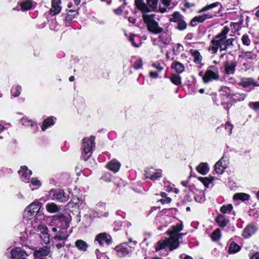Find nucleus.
I'll use <instances>...</instances> for the list:
<instances>
[{
    "instance_id": "obj_1",
    "label": "nucleus",
    "mask_w": 259,
    "mask_h": 259,
    "mask_svg": "<svg viewBox=\"0 0 259 259\" xmlns=\"http://www.w3.org/2000/svg\"><path fill=\"white\" fill-rule=\"evenodd\" d=\"M229 28L225 26L221 32L218 33L214 39L211 41V50L213 53L218 52L219 48L220 51H226L230 47L234 46L233 42L235 39L233 38L227 39V35L229 32Z\"/></svg>"
},
{
    "instance_id": "obj_2",
    "label": "nucleus",
    "mask_w": 259,
    "mask_h": 259,
    "mask_svg": "<svg viewBox=\"0 0 259 259\" xmlns=\"http://www.w3.org/2000/svg\"><path fill=\"white\" fill-rule=\"evenodd\" d=\"M155 16L154 14L143 15V19L147 26L148 30L153 33L158 34L162 32L163 28L159 27L158 23L154 20Z\"/></svg>"
},
{
    "instance_id": "obj_3",
    "label": "nucleus",
    "mask_w": 259,
    "mask_h": 259,
    "mask_svg": "<svg viewBox=\"0 0 259 259\" xmlns=\"http://www.w3.org/2000/svg\"><path fill=\"white\" fill-rule=\"evenodd\" d=\"M220 75L218 68L214 65L209 66L203 76L204 83H208L213 80H218Z\"/></svg>"
},
{
    "instance_id": "obj_4",
    "label": "nucleus",
    "mask_w": 259,
    "mask_h": 259,
    "mask_svg": "<svg viewBox=\"0 0 259 259\" xmlns=\"http://www.w3.org/2000/svg\"><path fill=\"white\" fill-rule=\"evenodd\" d=\"M95 137L91 136L89 138H84L82 139V154L90 155L87 157H84L82 156V159L87 161L89 157H90L92 154V151L93 147H95V143L94 142Z\"/></svg>"
},
{
    "instance_id": "obj_5",
    "label": "nucleus",
    "mask_w": 259,
    "mask_h": 259,
    "mask_svg": "<svg viewBox=\"0 0 259 259\" xmlns=\"http://www.w3.org/2000/svg\"><path fill=\"white\" fill-rule=\"evenodd\" d=\"M41 207V203L38 201H34L25 209L24 212V218L26 220H30L35 217L38 213Z\"/></svg>"
},
{
    "instance_id": "obj_6",
    "label": "nucleus",
    "mask_w": 259,
    "mask_h": 259,
    "mask_svg": "<svg viewBox=\"0 0 259 259\" xmlns=\"http://www.w3.org/2000/svg\"><path fill=\"white\" fill-rule=\"evenodd\" d=\"M52 220L55 222L57 225L60 224V228L66 229L69 227L71 221L70 217L66 216L63 214L55 215L53 217Z\"/></svg>"
},
{
    "instance_id": "obj_7",
    "label": "nucleus",
    "mask_w": 259,
    "mask_h": 259,
    "mask_svg": "<svg viewBox=\"0 0 259 259\" xmlns=\"http://www.w3.org/2000/svg\"><path fill=\"white\" fill-rule=\"evenodd\" d=\"M50 195L53 199L60 202H66L68 200V196L66 195L63 190L61 189L51 190Z\"/></svg>"
},
{
    "instance_id": "obj_8",
    "label": "nucleus",
    "mask_w": 259,
    "mask_h": 259,
    "mask_svg": "<svg viewBox=\"0 0 259 259\" xmlns=\"http://www.w3.org/2000/svg\"><path fill=\"white\" fill-rule=\"evenodd\" d=\"M37 230L40 232L39 236L43 242L46 244L49 243L51 236L49 234V229L43 225H38Z\"/></svg>"
},
{
    "instance_id": "obj_9",
    "label": "nucleus",
    "mask_w": 259,
    "mask_h": 259,
    "mask_svg": "<svg viewBox=\"0 0 259 259\" xmlns=\"http://www.w3.org/2000/svg\"><path fill=\"white\" fill-rule=\"evenodd\" d=\"M131 247H130L126 243H123L117 246L114 250L117 253L118 256L124 257L132 252Z\"/></svg>"
},
{
    "instance_id": "obj_10",
    "label": "nucleus",
    "mask_w": 259,
    "mask_h": 259,
    "mask_svg": "<svg viewBox=\"0 0 259 259\" xmlns=\"http://www.w3.org/2000/svg\"><path fill=\"white\" fill-rule=\"evenodd\" d=\"M10 253L12 259H26L28 256L26 251L19 247L12 249Z\"/></svg>"
},
{
    "instance_id": "obj_11",
    "label": "nucleus",
    "mask_w": 259,
    "mask_h": 259,
    "mask_svg": "<svg viewBox=\"0 0 259 259\" xmlns=\"http://www.w3.org/2000/svg\"><path fill=\"white\" fill-rule=\"evenodd\" d=\"M212 17V16L209 14H205L202 15L196 16L191 19L190 25L192 27H194L197 25L198 23H203L206 20L211 19Z\"/></svg>"
},
{
    "instance_id": "obj_12",
    "label": "nucleus",
    "mask_w": 259,
    "mask_h": 259,
    "mask_svg": "<svg viewBox=\"0 0 259 259\" xmlns=\"http://www.w3.org/2000/svg\"><path fill=\"white\" fill-rule=\"evenodd\" d=\"M225 157H222L215 164V171L218 174H222L227 168L228 162L225 160Z\"/></svg>"
},
{
    "instance_id": "obj_13",
    "label": "nucleus",
    "mask_w": 259,
    "mask_h": 259,
    "mask_svg": "<svg viewBox=\"0 0 259 259\" xmlns=\"http://www.w3.org/2000/svg\"><path fill=\"white\" fill-rule=\"evenodd\" d=\"M237 63L235 61L227 60L224 62L225 72L226 74H233L235 71Z\"/></svg>"
},
{
    "instance_id": "obj_14",
    "label": "nucleus",
    "mask_w": 259,
    "mask_h": 259,
    "mask_svg": "<svg viewBox=\"0 0 259 259\" xmlns=\"http://www.w3.org/2000/svg\"><path fill=\"white\" fill-rule=\"evenodd\" d=\"M239 85H241L245 88H252L254 87L259 86L257 82L252 78H244L238 83Z\"/></svg>"
},
{
    "instance_id": "obj_15",
    "label": "nucleus",
    "mask_w": 259,
    "mask_h": 259,
    "mask_svg": "<svg viewBox=\"0 0 259 259\" xmlns=\"http://www.w3.org/2000/svg\"><path fill=\"white\" fill-rule=\"evenodd\" d=\"M68 236L69 235L67 234L66 230L59 228L58 232L53 235L52 238L54 239V241H59L61 240H66Z\"/></svg>"
},
{
    "instance_id": "obj_16",
    "label": "nucleus",
    "mask_w": 259,
    "mask_h": 259,
    "mask_svg": "<svg viewBox=\"0 0 259 259\" xmlns=\"http://www.w3.org/2000/svg\"><path fill=\"white\" fill-rule=\"evenodd\" d=\"M170 237L166 239L167 243L169 246L170 250H172L178 248L179 246L180 241L179 237L177 235H169Z\"/></svg>"
},
{
    "instance_id": "obj_17",
    "label": "nucleus",
    "mask_w": 259,
    "mask_h": 259,
    "mask_svg": "<svg viewBox=\"0 0 259 259\" xmlns=\"http://www.w3.org/2000/svg\"><path fill=\"white\" fill-rule=\"evenodd\" d=\"M96 240L102 246L104 245L105 243L108 245L111 242L110 236H108L106 233L98 234L96 237Z\"/></svg>"
},
{
    "instance_id": "obj_18",
    "label": "nucleus",
    "mask_w": 259,
    "mask_h": 259,
    "mask_svg": "<svg viewBox=\"0 0 259 259\" xmlns=\"http://www.w3.org/2000/svg\"><path fill=\"white\" fill-rule=\"evenodd\" d=\"M61 3L60 0H52V8L50 10V14L52 15H56L59 14L61 10L59 4Z\"/></svg>"
},
{
    "instance_id": "obj_19",
    "label": "nucleus",
    "mask_w": 259,
    "mask_h": 259,
    "mask_svg": "<svg viewBox=\"0 0 259 259\" xmlns=\"http://www.w3.org/2000/svg\"><path fill=\"white\" fill-rule=\"evenodd\" d=\"M256 229L254 225H249L243 230L242 235L245 238H249L255 233Z\"/></svg>"
},
{
    "instance_id": "obj_20",
    "label": "nucleus",
    "mask_w": 259,
    "mask_h": 259,
    "mask_svg": "<svg viewBox=\"0 0 259 259\" xmlns=\"http://www.w3.org/2000/svg\"><path fill=\"white\" fill-rule=\"evenodd\" d=\"M215 221L218 224L219 227L221 228L226 227L229 223L228 219L222 214H220L216 217Z\"/></svg>"
},
{
    "instance_id": "obj_21",
    "label": "nucleus",
    "mask_w": 259,
    "mask_h": 259,
    "mask_svg": "<svg viewBox=\"0 0 259 259\" xmlns=\"http://www.w3.org/2000/svg\"><path fill=\"white\" fill-rule=\"evenodd\" d=\"M107 167L114 172L118 171L120 167V163L116 159H113L108 162Z\"/></svg>"
},
{
    "instance_id": "obj_22",
    "label": "nucleus",
    "mask_w": 259,
    "mask_h": 259,
    "mask_svg": "<svg viewBox=\"0 0 259 259\" xmlns=\"http://www.w3.org/2000/svg\"><path fill=\"white\" fill-rule=\"evenodd\" d=\"M135 5L137 8L144 12H149L150 11V9L143 0H135Z\"/></svg>"
},
{
    "instance_id": "obj_23",
    "label": "nucleus",
    "mask_w": 259,
    "mask_h": 259,
    "mask_svg": "<svg viewBox=\"0 0 259 259\" xmlns=\"http://www.w3.org/2000/svg\"><path fill=\"white\" fill-rule=\"evenodd\" d=\"M183 224L181 223L175 226H172L171 228V230H168L166 231L167 235H177V234L181 231L183 229Z\"/></svg>"
},
{
    "instance_id": "obj_24",
    "label": "nucleus",
    "mask_w": 259,
    "mask_h": 259,
    "mask_svg": "<svg viewBox=\"0 0 259 259\" xmlns=\"http://www.w3.org/2000/svg\"><path fill=\"white\" fill-rule=\"evenodd\" d=\"M18 172L21 177H23L25 179L27 177H30L32 175L31 170H29L26 166H21Z\"/></svg>"
},
{
    "instance_id": "obj_25",
    "label": "nucleus",
    "mask_w": 259,
    "mask_h": 259,
    "mask_svg": "<svg viewBox=\"0 0 259 259\" xmlns=\"http://www.w3.org/2000/svg\"><path fill=\"white\" fill-rule=\"evenodd\" d=\"M75 246L77 248L82 251H85L88 247V244L83 240L79 239L75 242Z\"/></svg>"
},
{
    "instance_id": "obj_26",
    "label": "nucleus",
    "mask_w": 259,
    "mask_h": 259,
    "mask_svg": "<svg viewBox=\"0 0 259 259\" xmlns=\"http://www.w3.org/2000/svg\"><path fill=\"white\" fill-rule=\"evenodd\" d=\"M171 68L174 69L178 73H181L185 71V67L181 63L175 61L171 64Z\"/></svg>"
},
{
    "instance_id": "obj_27",
    "label": "nucleus",
    "mask_w": 259,
    "mask_h": 259,
    "mask_svg": "<svg viewBox=\"0 0 259 259\" xmlns=\"http://www.w3.org/2000/svg\"><path fill=\"white\" fill-rule=\"evenodd\" d=\"M33 6V1L31 0H25L20 3L21 10L25 11L30 10Z\"/></svg>"
},
{
    "instance_id": "obj_28",
    "label": "nucleus",
    "mask_w": 259,
    "mask_h": 259,
    "mask_svg": "<svg viewBox=\"0 0 259 259\" xmlns=\"http://www.w3.org/2000/svg\"><path fill=\"white\" fill-rule=\"evenodd\" d=\"M191 55L194 57V62L199 64L201 63L202 57L199 52L197 50H191Z\"/></svg>"
},
{
    "instance_id": "obj_29",
    "label": "nucleus",
    "mask_w": 259,
    "mask_h": 259,
    "mask_svg": "<svg viewBox=\"0 0 259 259\" xmlns=\"http://www.w3.org/2000/svg\"><path fill=\"white\" fill-rule=\"evenodd\" d=\"M46 207L47 210L50 213H55L60 210L59 206L53 202L47 204Z\"/></svg>"
},
{
    "instance_id": "obj_30",
    "label": "nucleus",
    "mask_w": 259,
    "mask_h": 259,
    "mask_svg": "<svg viewBox=\"0 0 259 259\" xmlns=\"http://www.w3.org/2000/svg\"><path fill=\"white\" fill-rule=\"evenodd\" d=\"M241 249L240 246L235 242H232L229 247V252L230 253H235L238 252Z\"/></svg>"
},
{
    "instance_id": "obj_31",
    "label": "nucleus",
    "mask_w": 259,
    "mask_h": 259,
    "mask_svg": "<svg viewBox=\"0 0 259 259\" xmlns=\"http://www.w3.org/2000/svg\"><path fill=\"white\" fill-rule=\"evenodd\" d=\"M159 41L163 42L164 45H168L171 40V38L166 33H162L159 36Z\"/></svg>"
},
{
    "instance_id": "obj_32",
    "label": "nucleus",
    "mask_w": 259,
    "mask_h": 259,
    "mask_svg": "<svg viewBox=\"0 0 259 259\" xmlns=\"http://www.w3.org/2000/svg\"><path fill=\"white\" fill-rule=\"evenodd\" d=\"M249 197V195L244 193H237L233 196V199L234 200H241L245 201L248 200Z\"/></svg>"
},
{
    "instance_id": "obj_33",
    "label": "nucleus",
    "mask_w": 259,
    "mask_h": 259,
    "mask_svg": "<svg viewBox=\"0 0 259 259\" xmlns=\"http://www.w3.org/2000/svg\"><path fill=\"white\" fill-rule=\"evenodd\" d=\"M54 124V122L53 120V117H49L44 120V123L41 127V130L43 131H45L48 128V127H49L50 125H53Z\"/></svg>"
},
{
    "instance_id": "obj_34",
    "label": "nucleus",
    "mask_w": 259,
    "mask_h": 259,
    "mask_svg": "<svg viewBox=\"0 0 259 259\" xmlns=\"http://www.w3.org/2000/svg\"><path fill=\"white\" fill-rule=\"evenodd\" d=\"M197 171L202 175H205L208 171L207 164L205 163H201L197 167Z\"/></svg>"
},
{
    "instance_id": "obj_35",
    "label": "nucleus",
    "mask_w": 259,
    "mask_h": 259,
    "mask_svg": "<svg viewBox=\"0 0 259 259\" xmlns=\"http://www.w3.org/2000/svg\"><path fill=\"white\" fill-rule=\"evenodd\" d=\"M50 250L49 248H42L35 251V255L37 257L46 256L49 254Z\"/></svg>"
},
{
    "instance_id": "obj_36",
    "label": "nucleus",
    "mask_w": 259,
    "mask_h": 259,
    "mask_svg": "<svg viewBox=\"0 0 259 259\" xmlns=\"http://www.w3.org/2000/svg\"><path fill=\"white\" fill-rule=\"evenodd\" d=\"M161 177V171H158L155 172L153 174H151L149 172L146 173V179H150L152 181H155L157 180L158 178Z\"/></svg>"
},
{
    "instance_id": "obj_37",
    "label": "nucleus",
    "mask_w": 259,
    "mask_h": 259,
    "mask_svg": "<svg viewBox=\"0 0 259 259\" xmlns=\"http://www.w3.org/2000/svg\"><path fill=\"white\" fill-rule=\"evenodd\" d=\"M172 18H171L170 19V22H174L177 23L183 19L182 15L180 14V12L178 11L175 12L172 14Z\"/></svg>"
},
{
    "instance_id": "obj_38",
    "label": "nucleus",
    "mask_w": 259,
    "mask_h": 259,
    "mask_svg": "<svg viewBox=\"0 0 259 259\" xmlns=\"http://www.w3.org/2000/svg\"><path fill=\"white\" fill-rule=\"evenodd\" d=\"M232 209H233L232 205L231 204H229L226 205H223L220 208V211L223 214L229 213L231 212V211L232 210Z\"/></svg>"
},
{
    "instance_id": "obj_39",
    "label": "nucleus",
    "mask_w": 259,
    "mask_h": 259,
    "mask_svg": "<svg viewBox=\"0 0 259 259\" xmlns=\"http://www.w3.org/2000/svg\"><path fill=\"white\" fill-rule=\"evenodd\" d=\"M219 4V3L218 2H217V3H212L210 5H208L205 6L204 7H203V8H202L201 10H199L198 13H203V12H206L207 11H208L214 7H217Z\"/></svg>"
},
{
    "instance_id": "obj_40",
    "label": "nucleus",
    "mask_w": 259,
    "mask_h": 259,
    "mask_svg": "<svg viewBox=\"0 0 259 259\" xmlns=\"http://www.w3.org/2000/svg\"><path fill=\"white\" fill-rule=\"evenodd\" d=\"M171 81L176 85H180L181 84V77L177 74H173L170 77Z\"/></svg>"
},
{
    "instance_id": "obj_41",
    "label": "nucleus",
    "mask_w": 259,
    "mask_h": 259,
    "mask_svg": "<svg viewBox=\"0 0 259 259\" xmlns=\"http://www.w3.org/2000/svg\"><path fill=\"white\" fill-rule=\"evenodd\" d=\"M177 23V26L176 27L177 29L182 31L187 28V24L183 19Z\"/></svg>"
},
{
    "instance_id": "obj_42",
    "label": "nucleus",
    "mask_w": 259,
    "mask_h": 259,
    "mask_svg": "<svg viewBox=\"0 0 259 259\" xmlns=\"http://www.w3.org/2000/svg\"><path fill=\"white\" fill-rule=\"evenodd\" d=\"M167 245H168V244L167 243L166 240H165L164 242H162L161 241H158L157 243L155 248L156 251H158L161 249H164Z\"/></svg>"
},
{
    "instance_id": "obj_43",
    "label": "nucleus",
    "mask_w": 259,
    "mask_h": 259,
    "mask_svg": "<svg viewBox=\"0 0 259 259\" xmlns=\"http://www.w3.org/2000/svg\"><path fill=\"white\" fill-rule=\"evenodd\" d=\"M221 232L219 229L215 230L211 234V239L213 241H217L220 238Z\"/></svg>"
},
{
    "instance_id": "obj_44",
    "label": "nucleus",
    "mask_w": 259,
    "mask_h": 259,
    "mask_svg": "<svg viewBox=\"0 0 259 259\" xmlns=\"http://www.w3.org/2000/svg\"><path fill=\"white\" fill-rule=\"evenodd\" d=\"M184 50L183 46L180 44H177L176 45V47H174L173 51L175 55H177L180 52Z\"/></svg>"
},
{
    "instance_id": "obj_45",
    "label": "nucleus",
    "mask_w": 259,
    "mask_h": 259,
    "mask_svg": "<svg viewBox=\"0 0 259 259\" xmlns=\"http://www.w3.org/2000/svg\"><path fill=\"white\" fill-rule=\"evenodd\" d=\"M241 40L243 44L247 46H249L251 43V40L247 35H243L241 38Z\"/></svg>"
},
{
    "instance_id": "obj_46",
    "label": "nucleus",
    "mask_w": 259,
    "mask_h": 259,
    "mask_svg": "<svg viewBox=\"0 0 259 259\" xmlns=\"http://www.w3.org/2000/svg\"><path fill=\"white\" fill-rule=\"evenodd\" d=\"M199 180L203 184V185L206 187H208L209 184L212 182L213 179L210 180L207 178H199Z\"/></svg>"
},
{
    "instance_id": "obj_47",
    "label": "nucleus",
    "mask_w": 259,
    "mask_h": 259,
    "mask_svg": "<svg viewBox=\"0 0 259 259\" xmlns=\"http://www.w3.org/2000/svg\"><path fill=\"white\" fill-rule=\"evenodd\" d=\"M60 241L61 242H59V243H58V241H54L55 247L58 249H60L64 248V246L65 245V241L66 240H61Z\"/></svg>"
},
{
    "instance_id": "obj_48",
    "label": "nucleus",
    "mask_w": 259,
    "mask_h": 259,
    "mask_svg": "<svg viewBox=\"0 0 259 259\" xmlns=\"http://www.w3.org/2000/svg\"><path fill=\"white\" fill-rule=\"evenodd\" d=\"M158 0H147V2L149 7L152 8H155L157 5Z\"/></svg>"
},
{
    "instance_id": "obj_49",
    "label": "nucleus",
    "mask_w": 259,
    "mask_h": 259,
    "mask_svg": "<svg viewBox=\"0 0 259 259\" xmlns=\"http://www.w3.org/2000/svg\"><path fill=\"white\" fill-rule=\"evenodd\" d=\"M142 60L139 59L134 63V67L136 69H139L142 67Z\"/></svg>"
},
{
    "instance_id": "obj_50",
    "label": "nucleus",
    "mask_w": 259,
    "mask_h": 259,
    "mask_svg": "<svg viewBox=\"0 0 259 259\" xmlns=\"http://www.w3.org/2000/svg\"><path fill=\"white\" fill-rule=\"evenodd\" d=\"M233 127V125L229 122H227L225 124V128L226 130L229 131V135L231 134L232 133Z\"/></svg>"
},
{
    "instance_id": "obj_51",
    "label": "nucleus",
    "mask_w": 259,
    "mask_h": 259,
    "mask_svg": "<svg viewBox=\"0 0 259 259\" xmlns=\"http://www.w3.org/2000/svg\"><path fill=\"white\" fill-rule=\"evenodd\" d=\"M16 91L14 93V94H13V96L15 97H17L18 96H19V95H20V90H21V87L20 85H17L16 87Z\"/></svg>"
},
{
    "instance_id": "obj_52",
    "label": "nucleus",
    "mask_w": 259,
    "mask_h": 259,
    "mask_svg": "<svg viewBox=\"0 0 259 259\" xmlns=\"http://www.w3.org/2000/svg\"><path fill=\"white\" fill-rule=\"evenodd\" d=\"M159 201L162 204L169 203L171 201V199L170 197H166V199H161Z\"/></svg>"
},
{
    "instance_id": "obj_53",
    "label": "nucleus",
    "mask_w": 259,
    "mask_h": 259,
    "mask_svg": "<svg viewBox=\"0 0 259 259\" xmlns=\"http://www.w3.org/2000/svg\"><path fill=\"white\" fill-rule=\"evenodd\" d=\"M184 6L187 8H190L191 7H194L195 4L194 3H189L187 1H185Z\"/></svg>"
},
{
    "instance_id": "obj_54",
    "label": "nucleus",
    "mask_w": 259,
    "mask_h": 259,
    "mask_svg": "<svg viewBox=\"0 0 259 259\" xmlns=\"http://www.w3.org/2000/svg\"><path fill=\"white\" fill-rule=\"evenodd\" d=\"M59 228H60V227L57 228V227H52V228H51V232H52V233H51V234H50L51 235V237H52L53 235H54L55 233H56L57 232H58V231H59Z\"/></svg>"
},
{
    "instance_id": "obj_55",
    "label": "nucleus",
    "mask_w": 259,
    "mask_h": 259,
    "mask_svg": "<svg viewBox=\"0 0 259 259\" xmlns=\"http://www.w3.org/2000/svg\"><path fill=\"white\" fill-rule=\"evenodd\" d=\"M31 182L34 186H39L40 185V181L36 178H32Z\"/></svg>"
},
{
    "instance_id": "obj_56",
    "label": "nucleus",
    "mask_w": 259,
    "mask_h": 259,
    "mask_svg": "<svg viewBox=\"0 0 259 259\" xmlns=\"http://www.w3.org/2000/svg\"><path fill=\"white\" fill-rule=\"evenodd\" d=\"M129 40L132 42V45L134 47H136V48L138 47V46L135 42L134 36H130V38H129Z\"/></svg>"
},
{
    "instance_id": "obj_57",
    "label": "nucleus",
    "mask_w": 259,
    "mask_h": 259,
    "mask_svg": "<svg viewBox=\"0 0 259 259\" xmlns=\"http://www.w3.org/2000/svg\"><path fill=\"white\" fill-rule=\"evenodd\" d=\"M252 108L254 110H258L259 109V102H256L252 103Z\"/></svg>"
},
{
    "instance_id": "obj_58",
    "label": "nucleus",
    "mask_w": 259,
    "mask_h": 259,
    "mask_svg": "<svg viewBox=\"0 0 259 259\" xmlns=\"http://www.w3.org/2000/svg\"><path fill=\"white\" fill-rule=\"evenodd\" d=\"M194 199L196 201L199 202H202L203 200V198L201 196H199L198 195L195 196Z\"/></svg>"
},
{
    "instance_id": "obj_59",
    "label": "nucleus",
    "mask_w": 259,
    "mask_h": 259,
    "mask_svg": "<svg viewBox=\"0 0 259 259\" xmlns=\"http://www.w3.org/2000/svg\"><path fill=\"white\" fill-rule=\"evenodd\" d=\"M162 3L166 7L170 6L171 2L169 0H161Z\"/></svg>"
},
{
    "instance_id": "obj_60",
    "label": "nucleus",
    "mask_w": 259,
    "mask_h": 259,
    "mask_svg": "<svg viewBox=\"0 0 259 259\" xmlns=\"http://www.w3.org/2000/svg\"><path fill=\"white\" fill-rule=\"evenodd\" d=\"M114 13L118 15H121V14L122 13V11L120 8H118V9L114 10Z\"/></svg>"
},
{
    "instance_id": "obj_61",
    "label": "nucleus",
    "mask_w": 259,
    "mask_h": 259,
    "mask_svg": "<svg viewBox=\"0 0 259 259\" xmlns=\"http://www.w3.org/2000/svg\"><path fill=\"white\" fill-rule=\"evenodd\" d=\"M128 21L129 22L134 24L136 21V19L133 17H129L128 18Z\"/></svg>"
},
{
    "instance_id": "obj_62",
    "label": "nucleus",
    "mask_w": 259,
    "mask_h": 259,
    "mask_svg": "<svg viewBox=\"0 0 259 259\" xmlns=\"http://www.w3.org/2000/svg\"><path fill=\"white\" fill-rule=\"evenodd\" d=\"M250 259H259V252H256L250 257Z\"/></svg>"
},
{
    "instance_id": "obj_63",
    "label": "nucleus",
    "mask_w": 259,
    "mask_h": 259,
    "mask_svg": "<svg viewBox=\"0 0 259 259\" xmlns=\"http://www.w3.org/2000/svg\"><path fill=\"white\" fill-rule=\"evenodd\" d=\"M150 75L151 77L155 78L158 76V73L156 72H150Z\"/></svg>"
},
{
    "instance_id": "obj_64",
    "label": "nucleus",
    "mask_w": 259,
    "mask_h": 259,
    "mask_svg": "<svg viewBox=\"0 0 259 259\" xmlns=\"http://www.w3.org/2000/svg\"><path fill=\"white\" fill-rule=\"evenodd\" d=\"M80 199L79 198H74L73 199V203L77 204L79 202Z\"/></svg>"
}]
</instances>
